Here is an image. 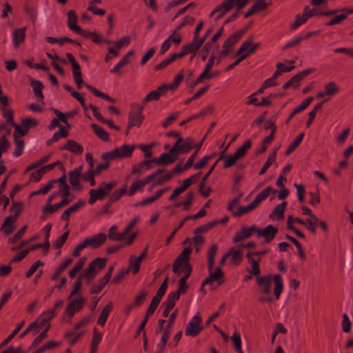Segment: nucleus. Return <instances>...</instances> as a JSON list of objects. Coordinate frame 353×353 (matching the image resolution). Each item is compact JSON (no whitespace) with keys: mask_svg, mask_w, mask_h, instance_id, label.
<instances>
[{"mask_svg":"<svg viewBox=\"0 0 353 353\" xmlns=\"http://www.w3.org/2000/svg\"><path fill=\"white\" fill-rule=\"evenodd\" d=\"M272 280L274 283V294L275 299L279 300L283 290L281 274H276L274 277L271 274L259 276L256 278V282L259 288V292L262 294L268 295L271 292Z\"/></svg>","mask_w":353,"mask_h":353,"instance_id":"obj_1","label":"nucleus"},{"mask_svg":"<svg viewBox=\"0 0 353 353\" xmlns=\"http://www.w3.org/2000/svg\"><path fill=\"white\" fill-rule=\"evenodd\" d=\"M276 193V190H274L272 186L269 185L259 192L255 199L247 206H241L236 212L232 213L234 217H240L243 214L248 213L252 210L257 208L259 204L266 199L271 193Z\"/></svg>","mask_w":353,"mask_h":353,"instance_id":"obj_2","label":"nucleus"},{"mask_svg":"<svg viewBox=\"0 0 353 353\" xmlns=\"http://www.w3.org/2000/svg\"><path fill=\"white\" fill-rule=\"evenodd\" d=\"M218 250L216 243L212 244L208 251V268L210 272L209 276L213 281H218L219 285L224 283V272L221 267H217L214 272H212L214 265V258Z\"/></svg>","mask_w":353,"mask_h":353,"instance_id":"obj_3","label":"nucleus"},{"mask_svg":"<svg viewBox=\"0 0 353 353\" xmlns=\"http://www.w3.org/2000/svg\"><path fill=\"white\" fill-rule=\"evenodd\" d=\"M116 182L111 181L110 183L102 182L97 190L90 189L89 191L90 198L88 203L94 204L97 200H103L108 196L112 189L115 187Z\"/></svg>","mask_w":353,"mask_h":353,"instance_id":"obj_4","label":"nucleus"},{"mask_svg":"<svg viewBox=\"0 0 353 353\" xmlns=\"http://www.w3.org/2000/svg\"><path fill=\"white\" fill-rule=\"evenodd\" d=\"M131 108L132 110L128 114V128H132L134 126L140 127L144 119L143 114L144 105L132 104Z\"/></svg>","mask_w":353,"mask_h":353,"instance_id":"obj_5","label":"nucleus"},{"mask_svg":"<svg viewBox=\"0 0 353 353\" xmlns=\"http://www.w3.org/2000/svg\"><path fill=\"white\" fill-rule=\"evenodd\" d=\"M194 148V140L189 137L183 139L181 137L177 139L174 145L170 150V153L188 154Z\"/></svg>","mask_w":353,"mask_h":353,"instance_id":"obj_6","label":"nucleus"},{"mask_svg":"<svg viewBox=\"0 0 353 353\" xmlns=\"http://www.w3.org/2000/svg\"><path fill=\"white\" fill-rule=\"evenodd\" d=\"M202 318L200 313H196L186 325L185 334L192 337L199 335L203 330V327L201 326Z\"/></svg>","mask_w":353,"mask_h":353,"instance_id":"obj_7","label":"nucleus"},{"mask_svg":"<svg viewBox=\"0 0 353 353\" xmlns=\"http://www.w3.org/2000/svg\"><path fill=\"white\" fill-rule=\"evenodd\" d=\"M192 252L191 247L185 248L174 261L172 270L174 273H179V268L181 265L190 264V254Z\"/></svg>","mask_w":353,"mask_h":353,"instance_id":"obj_8","label":"nucleus"},{"mask_svg":"<svg viewBox=\"0 0 353 353\" xmlns=\"http://www.w3.org/2000/svg\"><path fill=\"white\" fill-rule=\"evenodd\" d=\"M314 71V68H307L299 72L297 74L292 77L289 81L283 84V89L287 90L291 86H293L294 89H297L299 87L300 82Z\"/></svg>","mask_w":353,"mask_h":353,"instance_id":"obj_9","label":"nucleus"},{"mask_svg":"<svg viewBox=\"0 0 353 353\" xmlns=\"http://www.w3.org/2000/svg\"><path fill=\"white\" fill-rule=\"evenodd\" d=\"M278 232V228L273 225H268L261 229L257 227V237H263L264 243H270L275 237Z\"/></svg>","mask_w":353,"mask_h":353,"instance_id":"obj_10","label":"nucleus"},{"mask_svg":"<svg viewBox=\"0 0 353 353\" xmlns=\"http://www.w3.org/2000/svg\"><path fill=\"white\" fill-rule=\"evenodd\" d=\"M233 8L232 0H225L212 10L210 16L212 17L214 14L217 13V15L215 17V20L218 21L232 10Z\"/></svg>","mask_w":353,"mask_h":353,"instance_id":"obj_11","label":"nucleus"},{"mask_svg":"<svg viewBox=\"0 0 353 353\" xmlns=\"http://www.w3.org/2000/svg\"><path fill=\"white\" fill-rule=\"evenodd\" d=\"M253 232H255L256 234L257 233V226L256 225H253L250 228H247L243 225L241 227V230L235 234L232 241L234 243H236L244 239H248L252 236Z\"/></svg>","mask_w":353,"mask_h":353,"instance_id":"obj_12","label":"nucleus"},{"mask_svg":"<svg viewBox=\"0 0 353 353\" xmlns=\"http://www.w3.org/2000/svg\"><path fill=\"white\" fill-rule=\"evenodd\" d=\"M86 303L84 297H79L72 301L66 307L65 313L72 317L76 312L80 311Z\"/></svg>","mask_w":353,"mask_h":353,"instance_id":"obj_13","label":"nucleus"},{"mask_svg":"<svg viewBox=\"0 0 353 353\" xmlns=\"http://www.w3.org/2000/svg\"><path fill=\"white\" fill-rule=\"evenodd\" d=\"M166 94L165 85H159L156 90L150 92L143 99L142 103L143 105L151 101H158L161 96Z\"/></svg>","mask_w":353,"mask_h":353,"instance_id":"obj_14","label":"nucleus"},{"mask_svg":"<svg viewBox=\"0 0 353 353\" xmlns=\"http://www.w3.org/2000/svg\"><path fill=\"white\" fill-rule=\"evenodd\" d=\"M88 246H92L94 249L100 248L107 240V235L104 233H99L92 237L85 239Z\"/></svg>","mask_w":353,"mask_h":353,"instance_id":"obj_15","label":"nucleus"},{"mask_svg":"<svg viewBox=\"0 0 353 353\" xmlns=\"http://www.w3.org/2000/svg\"><path fill=\"white\" fill-rule=\"evenodd\" d=\"M172 154L173 153H170V152L168 153L164 152V153L161 154L159 158L153 159H152L153 163H157L158 165H164L172 164V163H174L178 159L177 155L171 156V154Z\"/></svg>","mask_w":353,"mask_h":353,"instance_id":"obj_16","label":"nucleus"},{"mask_svg":"<svg viewBox=\"0 0 353 353\" xmlns=\"http://www.w3.org/2000/svg\"><path fill=\"white\" fill-rule=\"evenodd\" d=\"M60 150H66L77 155H81L83 152L82 145L74 140H68Z\"/></svg>","mask_w":353,"mask_h":353,"instance_id":"obj_17","label":"nucleus"},{"mask_svg":"<svg viewBox=\"0 0 353 353\" xmlns=\"http://www.w3.org/2000/svg\"><path fill=\"white\" fill-rule=\"evenodd\" d=\"M15 222L16 220H14L12 217L7 216L1 226L0 231L6 236H9L15 230V227L13 225Z\"/></svg>","mask_w":353,"mask_h":353,"instance_id":"obj_18","label":"nucleus"},{"mask_svg":"<svg viewBox=\"0 0 353 353\" xmlns=\"http://www.w3.org/2000/svg\"><path fill=\"white\" fill-rule=\"evenodd\" d=\"M85 204L84 200H79L76 203L68 208L65 210L63 214H61V219L65 221H69L70 215L71 213H74L77 212L81 208H82Z\"/></svg>","mask_w":353,"mask_h":353,"instance_id":"obj_19","label":"nucleus"},{"mask_svg":"<svg viewBox=\"0 0 353 353\" xmlns=\"http://www.w3.org/2000/svg\"><path fill=\"white\" fill-rule=\"evenodd\" d=\"M313 97H308L307 98H306L299 105H298L293 110V111L290 113V114L286 119L285 123H289L295 114L301 112L305 108H307L311 103V102L313 101Z\"/></svg>","mask_w":353,"mask_h":353,"instance_id":"obj_20","label":"nucleus"},{"mask_svg":"<svg viewBox=\"0 0 353 353\" xmlns=\"http://www.w3.org/2000/svg\"><path fill=\"white\" fill-rule=\"evenodd\" d=\"M228 254H229V256L231 257L232 263L237 265L242 262L243 253L236 247L230 248L228 252Z\"/></svg>","mask_w":353,"mask_h":353,"instance_id":"obj_21","label":"nucleus"},{"mask_svg":"<svg viewBox=\"0 0 353 353\" xmlns=\"http://www.w3.org/2000/svg\"><path fill=\"white\" fill-rule=\"evenodd\" d=\"M55 316L54 310H47L43 312L41 316L34 321L37 322L38 328L45 326L46 324L48 325L49 321Z\"/></svg>","mask_w":353,"mask_h":353,"instance_id":"obj_22","label":"nucleus"},{"mask_svg":"<svg viewBox=\"0 0 353 353\" xmlns=\"http://www.w3.org/2000/svg\"><path fill=\"white\" fill-rule=\"evenodd\" d=\"M26 28H16L13 30V43L16 48H18L20 43L23 42L26 37Z\"/></svg>","mask_w":353,"mask_h":353,"instance_id":"obj_23","label":"nucleus"},{"mask_svg":"<svg viewBox=\"0 0 353 353\" xmlns=\"http://www.w3.org/2000/svg\"><path fill=\"white\" fill-rule=\"evenodd\" d=\"M112 308L113 303L110 301L102 309V311L97 320V323L99 325L104 326L110 313L112 310Z\"/></svg>","mask_w":353,"mask_h":353,"instance_id":"obj_24","label":"nucleus"},{"mask_svg":"<svg viewBox=\"0 0 353 353\" xmlns=\"http://www.w3.org/2000/svg\"><path fill=\"white\" fill-rule=\"evenodd\" d=\"M78 17L74 10H70L68 12V28L74 31L79 30L80 26L77 24Z\"/></svg>","mask_w":353,"mask_h":353,"instance_id":"obj_25","label":"nucleus"},{"mask_svg":"<svg viewBox=\"0 0 353 353\" xmlns=\"http://www.w3.org/2000/svg\"><path fill=\"white\" fill-rule=\"evenodd\" d=\"M287 202L283 201L281 204L276 205L272 213L269 215V219H274L276 216L278 220L283 219L284 212L285 210Z\"/></svg>","mask_w":353,"mask_h":353,"instance_id":"obj_26","label":"nucleus"},{"mask_svg":"<svg viewBox=\"0 0 353 353\" xmlns=\"http://www.w3.org/2000/svg\"><path fill=\"white\" fill-rule=\"evenodd\" d=\"M72 263V258H66L65 260L59 265V267L55 270L54 274H52L51 279L52 281H56L61 274L67 268V267Z\"/></svg>","mask_w":353,"mask_h":353,"instance_id":"obj_27","label":"nucleus"},{"mask_svg":"<svg viewBox=\"0 0 353 353\" xmlns=\"http://www.w3.org/2000/svg\"><path fill=\"white\" fill-rule=\"evenodd\" d=\"M91 128L94 134L103 141L108 142L110 141V135L103 128L96 123L91 124Z\"/></svg>","mask_w":353,"mask_h":353,"instance_id":"obj_28","label":"nucleus"},{"mask_svg":"<svg viewBox=\"0 0 353 353\" xmlns=\"http://www.w3.org/2000/svg\"><path fill=\"white\" fill-rule=\"evenodd\" d=\"M85 88L90 92H92L94 96L96 97H100L104 100H106L109 102H111V103H114L115 102V100L114 99H112L111 97H110L109 95L98 90L96 88H94V86L88 84V83H85Z\"/></svg>","mask_w":353,"mask_h":353,"instance_id":"obj_29","label":"nucleus"},{"mask_svg":"<svg viewBox=\"0 0 353 353\" xmlns=\"http://www.w3.org/2000/svg\"><path fill=\"white\" fill-rule=\"evenodd\" d=\"M221 160H224L223 168L226 169V168H229L232 167V165H234L235 164V163L237 161L238 159L234 154H232V155L228 154V155L225 156L224 151H223L221 152V155L219 156V159L216 161H218V162H219Z\"/></svg>","mask_w":353,"mask_h":353,"instance_id":"obj_30","label":"nucleus"},{"mask_svg":"<svg viewBox=\"0 0 353 353\" xmlns=\"http://www.w3.org/2000/svg\"><path fill=\"white\" fill-rule=\"evenodd\" d=\"M241 38V37L235 32L225 41L223 48H225L232 52L234 44H236Z\"/></svg>","mask_w":353,"mask_h":353,"instance_id":"obj_31","label":"nucleus"},{"mask_svg":"<svg viewBox=\"0 0 353 353\" xmlns=\"http://www.w3.org/2000/svg\"><path fill=\"white\" fill-rule=\"evenodd\" d=\"M203 43L204 38H193V40L191 43H188L185 45L186 46L189 52H198Z\"/></svg>","mask_w":353,"mask_h":353,"instance_id":"obj_32","label":"nucleus"},{"mask_svg":"<svg viewBox=\"0 0 353 353\" xmlns=\"http://www.w3.org/2000/svg\"><path fill=\"white\" fill-rule=\"evenodd\" d=\"M13 137L14 143L16 144V148L14 151L13 155L16 157H18L23 153L25 147V142L23 140L19 139L18 134L16 132L13 133Z\"/></svg>","mask_w":353,"mask_h":353,"instance_id":"obj_33","label":"nucleus"},{"mask_svg":"<svg viewBox=\"0 0 353 353\" xmlns=\"http://www.w3.org/2000/svg\"><path fill=\"white\" fill-rule=\"evenodd\" d=\"M251 146L252 141L250 139L246 140L244 143L236 150L234 155L236 156L238 159L243 158L245 156L248 150H249Z\"/></svg>","mask_w":353,"mask_h":353,"instance_id":"obj_34","label":"nucleus"},{"mask_svg":"<svg viewBox=\"0 0 353 353\" xmlns=\"http://www.w3.org/2000/svg\"><path fill=\"white\" fill-rule=\"evenodd\" d=\"M70 199H68L67 198H63V199L57 203H55L54 205H46V210H49L50 214H53L60 208L70 203Z\"/></svg>","mask_w":353,"mask_h":353,"instance_id":"obj_35","label":"nucleus"},{"mask_svg":"<svg viewBox=\"0 0 353 353\" xmlns=\"http://www.w3.org/2000/svg\"><path fill=\"white\" fill-rule=\"evenodd\" d=\"M50 328V324L48 323L46 328L34 339L29 349L37 347L43 339L47 338L48 332Z\"/></svg>","mask_w":353,"mask_h":353,"instance_id":"obj_36","label":"nucleus"},{"mask_svg":"<svg viewBox=\"0 0 353 353\" xmlns=\"http://www.w3.org/2000/svg\"><path fill=\"white\" fill-rule=\"evenodd\" d=\"M340 90V87L334 81H330L324 85V94H326L327 96H334Z\"/></svg>","mask_w":353,"mask_h":353,"instance_id":"obj_37","label":"nucleus"},{"mask_svg":"<svg viewBox=\"0 0 353 353\" xmlns=\"http://www.w3.org/2000/svg\"><path fill=\"white\" fill-rule=\"evenodd\" d=\"M30 85L33 88V91L34 94L39 99L43 100L44 99V95L43 94L42 90L43 89V83L39 80H32L30 83Z\"/></svg>","mask_w":353,"mask_h":353,"instance_id":"obj_38","label":"nucleus"},{"mask_svg":"<svg viewBox=\"0 0 353 353\" xmlns=\"http://www.w3.org/2000/svg\"><path fill=\"white\" fill-rule=\"evenodd\" d=\"M276 158V150L274 149L272 152L268 157L267 161L263 164V167L260 170L259 174L263 175L264 174L267 170L272 165V164L275 161Z\"/></svg>","mask_w":353,"mask_h":353,"instance_id":"obj_39","label":"nucleus"},{"mask_svg":"<svg viewBox=\"0 0 353 353\" xmlns=\"http://www.w3.org/2000/svg\"><path fill=\"white\" fill-rule=\"evenodd\" d=\"M183 70H181V72L179 74H178L174 79L173 80V81L169 84H167V83H163L161 84L162 85H165L166 87V92H168V90H176L179 84L181 83V82L183 81V78H184V76H183Z\"/></svg>","mask_w":353,"mask_h":353,"instance_id":"obj_40","label":"nucleus"},{"mask_svg":"<svg viewBox=\"0 0 353 353\" xmlns=\"http://www.w3.org/2000/svg\"><path fill=\"white\" fill-rule=\"evenodd\" d=\"M87 261L86 256L81 257L78 261L76 263L74 266L70 270L68 274L71 278H74L76 274L80 271L83 267L84 266L85 262Z\"/></svg>","mask_w":353,"mask_h":353,"instance_id":"obj_41","label":"nucleus"},{"mask_svg":"<svg viewBox=\"0 0 353 353\" xmlns=\"http://www.w3.org/2000/svg\"><path fill=\"white\" fill-rule=\"evenodd\" d=\"M136 147V145L124 144L119 148L122 158L130 157Z\"/></svg>","mask_w":353,"mask_h":353,"instance_id":"obj_42","label":"nucleus"},{"mask_svg":"<svg viewBox=\"0 0 353 353\" xmlns=\"http://www.w3.org/2000/svg\"><path fill=\"white\" fill-rule=\"evenodd\" d=\"M23 210V203L20 201H12L10 211H14V214L10 215L14 220H17Z\"/></svg>","mask_w":353,"mask_h":353,"instance_id":"obj_43","label":"nucleus"},{"mask_svg":"<svg viewBox=\"0 0 353 353\" xmlns=\"http://www.w3.org/2000/svg\"><path fill=\"white\" fill-rule=\"evenodd\" d=\"M292 168V164L288 163L287 164L282 170L280 176L276 180V184L278 187L282 188L284 187V184L283 181H286L285 174L287 172H290Z\"/></svg>","mask_w":353,"mask_h":353,"instance_id":"obj_44","label":"nucleus"},{"mask_svg":"<svg viewBox=\"0 0 353 353\" xmlns=\"http://www.w3.org/2000/svg\"><path fill=\"white\" fill-rule=\"evenodd\" d=\"M23 324L24 322L23 321L22 323H18L17 325L16 328L12 332V333L1 342L0 345V348L6 346L12 340V339L19 333V330L22 328Z\"/></svg>","mask_w":353,"mask_h":353,"instance_id":"obj_45","label":"nucleus"},{"mask_svg":"<svg viewBox=\"0 0 353 353\" xmlns=\"http://www.w3.org/2000/svg\"><path fill=\"white\" fill-rule=\"evenodd\" d=\"M259 261L260 259L259 260L256 261L253 259H252L250 261V263H251L252 269L250 270L249 268H247L246 271L249 273H251V274H254V276H256L257 277L261 276V270H260V265H259Z\"/></svg>","mask_w":353,"mask_h":353,"instance_id":"obj_46","label":"nucleus"},{"mask_svg":"<svg viewBox=\"0 0 353 353\" xmlns=\"http://www.w3.org/2000/svg\"><path fill=\"white\" fill-rule=\"evenodd\" d=\"M27 229L28 225H23L21 228L19 230V231L17 233H15L12 237H10L8 239V242L12 244L16 243L19 240H20L23 237V236L27 231Z\"/></svg>","mask_w":353,"mask_h":353,"instance_id":"obj_47","label":"nucleus"},{"mask_svg":"<svg viewBox=\"0 0 353 353\" xmlns=\"http://www.w3.org/2000/svg\"><path fill=\"white\" fill-rule=\"evenodd\" d=\"M206 214V210L204 208H201L196 214L194 215L187 216L183 218L179 222V227H183L185 223L190 219H198L199 218L203 217Z\"/></svg>","mask_w":353,"mask_h":353,"instance_id":"obj_48","label":"nucleus"},{"mask_svg":"<svg viewBox=\"0 0 353 353\" xmlns=\"http://www.w3.org/2000/svg\"><path fill=\"white\" fill-rule=\"evenodd\" d=\"M179 273L176 274L179 275L183 272L184 275L181 278V279H183L185 281H187L192 274V267L191 264L181 265V268H179Z\"/></svg>","mask_w":353,"mask_h":353,"instance_id":"obj_49","label":"nucleus"},{"mask_svg":"<svg viewBox=\"0 0 353 353\" xmlns=\"http://www.w3.org/2000/svg\"><path fill=\"white\" fill-rule=\"evenodd\" d=\"M292 219H293L292 215L288 216V220H287V229L293 231L296 236H298L299 237H300L301 239H305V234L303 232H302L301 230L294 228V226L292 223Z\"/></svg>","mask_w":353,"mask_h":353,"instance_id":"obj_50","label":"nucleus"},{"mask_svg":"<svg viewBox=\"0 0 353 353\" xmlns=\"http://www.w3.org/2000/svg\"><path fill=\"white\" fill-rule=\"evenodd\" d=\"M130 268L121 269L113 277L112 283L117 285L121 282L125 276L128 274Z\"/></svg>","mask_w":353,"mask_h":353,"instance_id":"obj_51","label":"nucleus"},{"mask_svg":"<svg viewBox=\"0 0 353 353\" xmlns=\"http://www.w3.org/2000/svg\"><path fill=\"white\" fill-rule=\"evenodd\" d=\"M253 40H254V35L250 36L248 38V39L245 41H244L242 43V45L241 46V47L237 50V51L236 52V55L241 56V55L243 54V52H247L248 48L252 45Z\"/></svg>","mask_w":353,"mask_h":353,"instance_id":"obj_52","label":"nucleus"},{"mask_svg":"<svg viewBox=\"0 0 353 353\" xmlns=\"http://www.w3.org/2000/svg\"><path fill=\"white\" fill-rule=\"evenodd\" d=\"M68 176L69 181L71 185L73 187V188L75 189L76 190H81L82 189V186L79 182L80 176L74 174L72 172H69Z\"/></svg>","mask_w":353,"mask_h":353,"instance_id":"obj_53","label":"nucleus"},{"mask_svg":"<svg viewBox=\"0 0 353 353\" xmlns=\"http://www.w3.org/2000/svg\"><path fill=\"white\" fill-rule=\"evenodd\" d=\"M307 19H308L307 18L306 14H305L304 13L302 15H296L295 21L290 25V29H296L300 26L304 24L307 21Z\"/></svg>","mask_w":353,"mask_h":353,"instance_id":"obj_54","label":"nucleus"},{"mask_svg":"<svg viewBox=\"0 0 353 353\" xmlns=\"http://www.w3.org/2000/svg\"><path fill=\"white\" fill-rule=\"evenodd\" d=\"M347 18V16L345 13H342L339 15H335L329 21L325 23V26H334L336 24H339L342 21L345 20Z\"/></svg>","mask_w":353,"mask_h":353,"instance_id":"obj_55","label":"nucleus"},{"mask_svg":"<svg viewBox=\"0 0 353 353\" xmlns=\"http://www.w3.org/2000/svg\"><path fill=\"white\" fill-rule=\"evenodd\" d=\"M70 234V230L65 231L61 236L57 238L53 243V247L55 249H60L67 241Z\"/></svg>","mask_w":353,"mask_h":353,"instance_id":"obj_56","label":"nucleus"},{"mask_svg":"<svg viewBox=\"0 0 353 353\" xmlns=\"http://www.w3.org/2000/svg\"><path fill=\"white\" fill-rule=\"evenodd\" d=\"M281 67H283V63H278L276 64V70L274 72L273 76L272 77L273 79L276 80V78L280 76L283 72H288L292 71L294 68V65H291L289 67L285 68V69H281Z\"/></svg>","mask_w":353,"mask_h":353,"instance_id":"obj_57","label":"nucleus"},{"mask_svg":"<svg viewBox=\"0 0 353 353\" xmlns=\"http://www.w3.org/2000/svg\"><path fill=\"white\" fill-rule=\"evenodd\" d=\"M318 227V223L313 221L311 218L305 219V228H306L312 234H316V228Z\"/></svg>","mask_w":353,"mask_h":353,"instance_id":"obj_58","label":"nucleus"},{"mask_svg":"<svg viewBox=\"0 0 353 353\" xmlns=\"http://www.w3.org/2000/svg\"><path fill=\"white\" fill-rule=\"evenodd\" d=\"M127 192V185H125L119 190H115L109 197L112 201H117L123 195Z\"/></svg>","mask_w":353,"mask_h":353,"instance_id":"obj_59","label":"nucleus"},{"mask_svg":"<svg viewBox=\"0 0 353 353\" xmlns=\"http://www.w3.org/2000/svg\"><path fill=\"white\" fill-rule=\"evenodd\" d=\"M97 175L93 169H89L86 172H85L82 175V178L86 181H89L91 186H94L95 185L94 176Z\"/></svg>","mask_w":353,"mask_h":353,"instance_id":"obj_60","label":"nucleus"},{"mask_svg":"<svg viewBox=\"0 0 353 353\" xmlns=\"http://www.w3.org/2000/svg\"><path fill=\"white\" fill-rule=\"evenodd\" d=\"M175 61L174 58H173L172 54L167 59L162 61L160 63L156 65L154 67V70H161L165 68L168 65Z\"/></svg>","mask_w":353,"mask_h":353,"instance_id":"obj_61","label":"nucleus"},{"mask_svg":"<svg viewBox=\"0 0 353 353\" xmlns=\"http://www.w3.org/2000/svg\"><path fill=\"white\" fill-rule=\"evenodd\" d=\"M148 291L141 290L139 294L135 297L134 301L133 302V306L139 307L140 306L143 302L145 300L148 296Z\"/></svg>","mask_w":353,"mask_h":353,"instance_id":"obj_62","label":"nucleus"},{"mask_svg":"<svg viewBox=\"0 0 353 353\" xmlns=\"http://www.w3.org/2000/svg\"><path fill=\"white\" fill-rule=\"evenodd\" d=\"M311 199L309 201V203L312 206H316L321 202L320 193L319 190H316L315 192H310L309 193Z\"/></svg>","mask_w":353,"mask_h":353,"instance_id":"obj_63","label":"nucleus"},{"mask_svg":"<svg viewBox=\"0 0 353 353\" xmlns=\"http://www.w3.org/2000/svg\"><path fill=\"white\" fill-rule=\"evenodd\" d=\"M21 124L29 130V128H36L38 125L39 122L35 119L27 117L21 121Z\"/></svg>","mask_w":353,"mask_h":353,"instance_id":"obj_64","label":"nucleus"}]
</instances>
